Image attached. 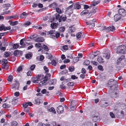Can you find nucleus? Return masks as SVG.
<instances>
[{"label": "nucleus", "instance_id": "nucleus-36", "mask_svg": "<svg viewBox=\"0 0 126 126\" xmlns=\"http://www.w3.org/2000/svg\"><path fill=\"white\" fill-rule=\"evenodd\" d=\"M26 58L28 59H30L32 57V54L31 53H28L25 56Z\"/></svg>", "mask_w": 126, "mask_h": 126}, {"label": "nucleus", "instance_id": "nucleus-56", "mask_svg": "<svg viewBox=\"0 0 126 126\" xmlns=\"http://www.w3.org/2000/svg\"><path fill=\"white\" fill-rule=\"evenodd\" d=\"M67 85L68 86L70 87L73 85V83L72 82H69L67 83Z\"/></svg>", "mask_w": 126, "mask_h": 126}, {"label": "nucleus", "instance_id": "nucleus-29", "mask_svg": "<svg viewBox=\"0 0 126 126\" xmlns=\"http://www.w3.org/2000/svg\"><path fill=\"white\" fill-rule=\"evenodd\" d=\"M25 40L24 39H21L20 41V44L21 45H23L22 46L20 47L23 48L25 47L26 45L24 44L23 45L24 40Z\"/></svg>", "mask_w": 126, "mask_h": 126}, {"label": "nucleus", "instance_id": "nucleus-15", "mask_svg": "<svg viewBox=\"0 0 126 126\" xmlns=\"http://www.w3.org/2000/svg\"><path fill=\"white\" fill-rule=\"evenodd\" d=\"M100 2V1L99 0H94L91 2V7H93V6H95L96 5L99 3Z\"/></svg>", "mask_w": 126, "mask_h": 126}, {"label": "nucleus", "instance_id": "nucleus-33", "mask_svg": "<svg viewBox=\"0 0 126 126\" xmlns=\"http://www.w3.org/2000/svg\"><path fill=\"white\" fill-rule=\"evenodd\" d=\"M65 28L64 27H62L60 28L59 29V31L61 32H63L65 30Z\"/></svg>", "mask_w": 126, "mask_h": 126}, {"label": "nucleus", "instance_id": "nucleus-28", "mask_svg": "<svg viewBox=\"0 0 126 126\" xmlns=\"http://www.w3.org/2000/svg\"><path fill=\"white\" fill-rule=\"evenodd\" d=\"M28 15V13L27 14L26 12H23L20 15V17L23 18H24Z\"/></svg>", "mask_w": 126, "mask_h": 126}, {"label": "nucleus", "instance_id": "nucleus-19", "mask_svg": "<svg viewBox=\"0 0 126 126\" xmlns=\"http://www.w3.org/2000/svg\"><path fill=\"white\" fill-rule=\"evenodd\" d=\"M45 39L42 37H39L36 38L35 39V41L36 42H42L44 41Z\"/></svg>", "mask_w": 126, "mask_h": 126}, {"label": "nucleus", "instance_id": "nucleus-55", "mask_svg": "<svg viewBox=\"0 0 126 126\" xmlns=\"http://www.w3.org/2000/svg\"><path fill=\"white\" fill-rule=\"evenodd\" d=\"M70 60L68 59H66L63 61V62L64 63H69L70 62Z\"/></svg>", "mask_w": 126, "mask_h": 126}, {"label": "nucleus", "instance_id": "nucleus-3", "mask_svg": "<svg viewBox=\"0 0 126 126\" xmlns=\"http://www.w3.org/2000/svg\"><path fill=\"white\" fill-rule=\"evenodd\" d=\"M110 92H111L110 96L112 98H116L118 95L119 91L117 90V89L115 90L113 89L111 92L110 91Z\"/></svg>", "mask_w": 126, "mask_h": 126}, {"label": "nucleus", "instance_id": "nucleus-25", "mask_svg": "<svg viewBox=\"0 0 126 126\" xmlns=\"http://www.w3.org/2000/svg\"><path fill=\"white\" fill-rule=\"evenodd\" d=\"M8 66L7 64L3 63L2 64V68L4 70H7L8 68Z\"/></svg>", "mask_w": 126, "mask_h": 126}, {"label": "nucleus", "instance_id": "nucleus-7", "mask_svg": "<svg viewBox=\"0 0 126 126\" xmlns=\"http://www.w3.org/2000/svg\"><path fill=\"white\" fill-rule=\"evenodd\" d=\"M43 44H41L39 43H36L35 45V46L36 48H37L38 49H39L38 50V51H39L41 50L43 48Z\"/></svg>", "mask_w": 126, "mask_h": 126}, {"label": "nucleus", "instance_id": "nucleus-17", "mask_svg": "<svg viewBox=\"0 0 126 126\" xmlns=\"http://www.w3.org/2000/svg\"><path fill=\"white\" fill-rule=\"evenodd\" d=\"M107 30L109 32L112 31H114L115 30V27L112 26H110L109 27H108L107 28Z\"/></svg>", "mask_w": 126, "mask_h": 126}, {"label": "nucleus", "instance_id": "nucleus-58", "mask_svg": "<svg viewBox=\"0 0 126 126\" xmlns=\"http://www.w3.org/2000/svg\"><path fill=\"white\" fill-rule=\"evenodd\" d=\"M15 17L14 16H8L6 17V19H11V18H12Z\"/></svg>", "mask_w": 126, "mask_h": 126}, {"label": "nucleus", "instance_id": "nucleus-1", "mask_svg": "<svg viewBox=\"0 0 126 126\" xmlns=\"http://www.w3.org/2000/svg\"><path fill=\"white\" fill-rule=\"evenodd\" d=\"M116 82V80L112 79H110L108 81V86L111 89L110 90V92L113 89L117 90V85Z\"/></svg>", "mask_w": 126, "mask_h": 126}, {"label": "nucleus", "instance_id": "nucleus-41", "mask_svg": "<svg viewBox=\"0 0 126 126\" xmlns=\"http://www.w3.org/2000/svg\"><path fill=\"white\" fill-rule=\"evenodd\" d=\"M95 20L94 19H93L92 20H91L89 22H86V24L87 25L90 24V25L91 24L93 23H94L95 22Z\"/></svg>", "mask_w": 126, "mask_h": 126}, {"label": "nucleus", "instance_id": "nucleus-10", "mask_svg": "<svg viewBox=\"0 0 126 126\" xmlns=\"http://www.w3.org/2000/svg\"><path fill=\"white\" fill-rule=\"evenodd\" d=\"M19 83L17 81H16L15 84H13L12 85V89L15 88V89L18 90L19 88Z\"/></svg>", "mask_w": 126, "mask_h": 126}, {"label": "nucleus", "instance_id": "nucleus-14", "mask_svg": "<svg viewBox=\"0 0 126 126\" xmlns=\"http://www.w3.org/2000/svg\"><path fill=\"white\" fill-rule=\"evenodd\" d=\"M121 18V16L119 14H116L114 16V19L115 21L116 22L119 20Z\"/></svg>", "mask_w": 126, "mask_h": 126}, {"label": "nucleus", "instance_id": "nucleus-24", "mask_svg": "<svg viewBox=\"0 0 126 126\" xmlns=\"http://www.w3.org/2000/svg\"><path fill=\"white\" fill-rule=\"evenodd\" d=\"M92 10L90 11V12L89 13V14H93L96 12V11L95 10L97 8L96 7H92Z\"/></svg>", "mask_w": 126, "mask_h": 126}, {"label": "nucleus", "instance_id": "nucleus-57", "mask_svg": "<svg viewBox=\"0 0 126 126\" xmlns=\"http://www.w3.org/2000/svg\"><path fill=\"white\" fill-rule=\"evenodd\" d=\"M44 68L46 73H47L48 72V69L47 67L45 66H44Z\"/></svg>", "mask_w": 126, "mask_h": 126}, {"label": "nucleus", "instance_id": "nucleus-40", "mask_svg": "<svg viewBox=\"0 0 126 126\" xmlns=\"http://www.w3.org/2000/svg\"><path fill=\"white\" fill-rule=\"evenodd\" d=\"M43 48L45 50L47 51H48L49 50V49L47 46L45 45H44L43 44Z\"/></svg>", "mask_w": 126, "mask_h": 126}, {"label": "nucleus", "instance_id": "nucleus-5", "mask_svg": "<svg viewBox=\"0 0 126 126\" xmlns=\"http://www.w3.org/2000/svg\"><path fill=\"white\" fill-rule=\"evenodd\" d=\"M76 104V102L75 101H73L71 102V105H70V107L72 110H75L76 108H75Z\"/></svg>", "mask_w": 126, "mask_h": 126}, {"label": "nucleus", "instance_id": "nucleus-2", "mask_svg": "<svg viewBox=\"0 0 126 126\" xmlns=\"http://www.w3.org/2000/svg\"><path fill=\"white\" fill-rule=\"evenodd\" d=\"M126 52V47L124 45L118 46L117 48L116 52L120 54L125 53Z\"/></svg>", "mask_w": 126, "mask_h": 126}, {"label": "nucleus", "instance_id": "nucleus-46", "mask_svg": "<svg viewBox=\"0 0 126 126\" xmlns=\"http://www.w3.org/2000/svg\"><path fill=\"white\" fill-rule=\"evenodd\" d=\"M68 69L70 72H72L74 70L75 68L73 66H70L69 68Z\"/></svg>", "mask_w": 126, "mask_h": 126}, {"label": "nucleus", "instance_id": "nucleus-44", "mask_svg": "<svg viewBox=\"0 0 126 126\" xmlns=\"http://www.w3.org/2000/svg\"><path fill=\"white\" fill-rule=\"evenodd\" d=\"M20 51H19L18 50H16L13 53V55L15 56H17L18 55V54L19 53V52H20Z\"/></svg>", "mask_w": 126, "mask_h": 126}, {"label": "nucleus", "instance_id": "nucleus-31", "mask_svg": "<svg viewBox=\"0 0 126 126\" xmlns=\"http://www.w3.org/2000/svg\"><path fill=\"white\" fill-rule=\"evenodd\" d=\"M11 126H18L17 122L15 121H12Z\"/></svg>", "mask_w": 126, "mask_h": 126}, {"label": "nucleus", "instance_id": "nucleus-34", "mask_svg": "<svg viewBox=\"0 0 126 126\" xmlns=\"http://www.w3.org/2000/svg\"><path fill=\"white\" fill-rule=\"evenodd\" d=\"M88 10H84L81 13L80 15H84L85 14H87L88 13Z\"/></svg>", "mask_w": 126, "mask_h": 126}, {"label": "nucleus", "instance_id": "nucleus-45", "mask_svg": "<svg viewBox=\"0 0 126 126\" xmlns=\"http://www.w3.org/2000/svg\"><path fill=\"white\" fill-rule=\"evenodd\" d=\"M55 38H58L60 36V34L59 32H56V33H55Z\"/></svg>", "mask_w": 126, "mask_h": 126}, {"label": "nucleus", "instance_id": "nucleus-61", "mask_svg": "<svg viewBox=\"0 0 126 126\" xmlns=\"http://www.w3.org/2000/svg\"><path fill=\"white\" fill-rule=\"evenodd\" d=\"M22 66H20L17 68V71L18 72H20L22 70Z\"/></svg>", "mask_w": 126, "mask_h": 126}, {"label": "nucleus", "instance_id": "nucleus-49", "mask_svg": "<svg viewBox=\"0 0 126 126\" xmlns=\"http://www.w3.org/2000/svg\"><path fill=\"white\" fill-rule=\"evenodd\" d=\"M56 10L57 12L59 14H61L62 13L61 9L58 7L56 8Z\"/></svg>", "mask_w": 126, "mask_h": 126}, {"label": "nucleus", "instance_id": "nucleus-54", "mask_svg": "<svg viewBox=\"0 0 126 126\" xmlns=\"http://www.w3.org/2000/svg\"><path fill=\"white\" fill-rule=\"evenodd\" d=\"M107 28L106 26H102L100 28V30L101 31L103 30H107Z\"/></svg>", "mask_w": 126, "mask_h": 126}, {"label": "nucleus", "instance_id": "nucleus-52", "mask_svg": "<svg viewBox=\"0 0 126 126\" xmlns=\"http://www.w3.org/2000/svg\"><path fill=\"white\" fill-rule=\"evenodd\" d=\"M51 63L52 65L55 66L56 65L57 63L55 60H54L52 61Z\"/></svg>", "mask_w": 126, "mask_h": 126}, {"label": "nucleus", "instance_id": "nucleus-27", "mask_svg": "<svg viewBox=\"0 0 126 126\" xmlns=\"http://www.w3.org/2000/svg\"><path fill=\"white\" fill-rule=\"evenodd\" d=\"M71 28V29H69L68 32L69 33H71L75 32L76 30L75 28L74 27H71V26L69 27V28Z\"/></svg>", "mask_w": 126, "mask_h": 126}, {"label": "nucleus", "instance_id": "nucleus-26", "mask_svg": "<svg viewBox=\"0 0 126 126\" xmlns=\"http://www.w3.org/2000/svg\"><path fill=\"white\" fill-rule=\"evenodd\" d=\"M82 126H93V125L91 122H88L86 124H83Z\"/></svg>", "mask_w": 126, "mask_h": 126}, {"label": "nucleus", "instance_id": "nucleus-23", "mask_svg": "<svg viewBox=\"0 0 126 126\" xmlns=\"http://www.w3.org/2000/svg\"><path fill=\"white\" fill-rule=\"evenodd\" d=\"M58 24L56 23H53L51 24L50 26L52 29H55L57 28Z\"/></svg>", "mask_w": 126, "mask_h": 126}, {"label": "nucleus", "instance_id": "nucleus-39", "mask_svg": "<svg viewBox=\"0 0 126 126\" xmlns=\"http://www.w3.org/2000/svg\"><path fill=\"white\" fill-rule=\"evenodd\" d=\"M90 62L89 60H85L84 61V64L86 65H88L90 63Z\"/></svg>", "mask_w": 126, "mask_h": 126}, {"label": "nucleus", "instance_id": "nucleus-9", "mask_svg": "<svg viewBox=\"0 0 126 126\" xmlns=\"http://www.w3.org/2000/svg\"><path fill=\"white\" fill-rule=\"evenodd\" d=\"M125 58V56L124 55H121L120 57L117 59V64L118 65L121 62H122V61Z\"/></svg>", "mask_w": 126, "mask_h": 126}, {"label": "nucleus", "instance_id": "nucleus-42", "mask_svg": "<svg viewBox=\"0 0 126 126\" xmlns=\"http://www.w3.org/2000/svg\"><path fill=\"white\" fill-rule=\"evenodd\" d=\"M47 78H45V79H44L43 80L41 81V82L44 85H46V82L47 81Z\"/></svg>", "mask_w": 126, "mask_h": 126}, {"label": "nucleus", "instance_id": "nucleus-53", "mask_svg": "<svg viewBox=\"0 0 126 126\" xmlns=\"http://www.w3.org/2000/svg\"><path fill=\"white\" fill-rule=\"evenodd\" d=\"M31 23L30 22L27 21L26 23H25L24 25L26 27V26L30 25L31 24Z\"/></svg>", "mask_w": 126, "mask_h": 126}, {"label": "nucleus", "instance_id": "nucleus-30", "mask_svg": "<svg viewBox=\"0 0 126 126\" xmlns=\"http://www.w3.org/2000/svg\"><path fill=\"white\" fill-rule=\"evenodd\" d=\"M11 106L10 105L6 103H4L2 107L4 108H7L10 107Z\"/></svg>", "mask_w": 126, "mask_h": 126}, {"label": "nucleus", "instance_id": "nucleus-4", "mask_svg": "<svg viewBox=\"0 0 126 126\" xmlns=\"http://www.w3.org/2000/svg\"><path fill=\"white\" fill-rule=\"evenodd\" d=\"M42 78L41 75H38L36 77L33 79V82L34 83H37L38 82V81L41 80Z\"/></svg>", "mask_w": 126, "mask_h": 126}, {"label": "nucleus", "instance_id": "nucleus-47", "mask_svg": "<svg viewBox=\"0 0 126 126\" xmlns=\"http://www.w3.org/2000/svg\"><path fill=\"white\" fill-rule=\"evenodd\" d=\"M19 47V45L17 44H14L13 45V48L14 49H17Z\"/></svg>", "mask_w": 126, "mask_h": 126}, {"label": "nucleus", "instance_id": "nucleus-60", "mask_svg": "<svg viewBox=\"0 0 126 126\" xmlns=\"http://www.w3.org/2000/svg\"><path fill=\"white\" fill-rule=\"evenodd\" d=\"M110 115L111 117L112 118H113L115 117L114 115L112 112H110Z\"/></svg>", "mask_w": 126, "mask_h": 126}, {"label": "nucleus", "instance_id": "nucleus-51", "mask_svg": "<svg viewBox=\"0 0 126 126\" xmlns=\"http://www.w3.org/2000/svg\"><path fill=\"white\" fill-rule=\"evenodd\" d=\"M68 72V71L67 70H65L62 71L61 72V73L62 74H64Z\"/></svg>", "mask_w": 126, "mask_h": 126}, {"label": "nucleus", "instance_id": "nucleus-11", "mask_svg": "<svg viewBox=\"0 0 126 126\" xmlns=\"http://www.w3.org/2000/svg\"><path fill=\"white\" fill-rule=\"evenodd\" d=\"M73 5V8L74 9H79L81 7L80 3L79 2H76L75 4H74Z\"/></svg>", "mask_w": 126, "mask_h": 126}, {"label": "nucleus", "instance_id": "nucleus-21", "mask_svg": "<svg viewBox=\"0 0 126 126\" xmlns=\"http://www.w3.org/2000/svg\"><path fill=\"white\" fill-rule=\"evenodd\" d=\"M97 60L99 62L101 63H103L104 62V60L100 56L98 57Z\"/></svg>", "mask_w": 126, "mask_h": 126}, {"label": "nucleus", "instance_id": "nucleus-59", "mask_svg": "<svg viewBox=\"0 0 126 126\" xmlns=\"http://www.w3.org/2000/svg\"><path fill=\"white\" fill-rule=\"evenodd\" d=\"M28 106V104L27 103H24L23 105V106L24 108H27Z\"/></svg>", "mask_w": 126, "mask_h": 126}, {"label": "nucleus", "instance_id": "nucleus-13", "mask_svg": "<svg viewBox=\"0 0 126 126\" xmlns=\"http://www.w3.org/2000/svg\"><path fill=\"white\" fill-rule=\"evenodd\" d=\"M92 119L95 122H99L100 120V117L98 115H94Z\"/></svg>", "mask_w": 126, "mask_h": 126}, {"label": "nucleus", "instance_id": "nucleus-8", "mask_svg": "<svg viewBox=\"0 0 126 126\" xmlns=\"http://www.w3.org/2000/svg\"><path fill=\"white\" fill-rule=\"evenodd\" d=\"M119 14L123 16H125L126 14L125 10L123 8L120 9L118 11Z\"/></svg>", "mask_w": 126, "mask_h": 126}, {"label": "nucleus", "instance_id": "nucleus-63", "mask_svg": "<svg viewBox=\"0 0 126 126\" xmlns=\"http://www.w3.org/2000/svg\"><path fill=\"white\" fill-rule=\"evenodd\" d=\"M44 57L43 56L41 55L40 56L39 60L40 61H42L44 59Z\"/></svg>", "mask_w": 126, "mask_h": 126}, {"label": "nucleus", "instance_id": "nucleus-12", "mask_svg": "<svg viewBox=\"0 0 126 126\" xmlns=\"http://www.w3.org/2000/svg\"><path fill=\"white\" fill-rule=\"evenodd\" d=\"M73 7V5L72 4L67 8L66 9V13H68L67 12H69L68 14L69 16L71 15V13L72 12L71 8Z\"/></svg>", "mask_w": 126, "mask_h": 126}, {"label": "nucleus", "instance_id": "nucleus-32", "mask_svg": "<svg viewBox=\"0 0 126 126\" xmlns=\"http://www.w3.org/2000/svg\"><path fill=\"white\" fill-rule=\"evenodd\" d=\"M49 112H52L54 114H55L56 113L55 110L53 107H51L50 109H49Z\"/></svg>", "mask_w": 126, "mask_h": 126}, {"label": "nucleus", "instance_id": "nucleus-37", "mask_svg": "<svg viewBox=\"0 0 126 126\" xmlns=\"http://www.w3.org/2000/svg\"><path fill=\"white\" fill-rule=\"evenodd\" d=\"M18 23V21H15L13 22H12L10 23V24L12 26H15Z\"/></svg>", "mask_w": 126, "mask_h": 126}, {"label": "nucleus", "instance_id": "nucleus-62", "mask_svg": "<svg viewBox=\"0 0 126 126\" xmlns=\"http://www.w3.org/2000/svg\"><path fill=\"white\" fill-rule=\"evenodd\" d=\"M86 71L85 69L83 68L81 70V73L83 74H85L86 73Z\"/></svg>", "mask_w": 126, "mask_h": 126}, {"label": "nucleus", "instance_id": "nucleus-50", "mask_svg": "<svg viewBox=\"0 0 126 126\" xmlns=\"http://www.w3.org/2000/svg\"><path fill=\"white\" fill-rule=\"evenodd\" d=\"M55 19L57 20H58L59 19L60 17V15L58 14H56L55 15Z\"/></svg>", "mask_w": 126, "mask_h": 126}, {"label": "nucleus", "instance_id": "nucleus-43", "mask_svg": "<svg viewBox=\"0 0 126 126\" xmlns=\"http://www.w3.org/2000/svg\"><path fill=\"white\" fill-rule=\"evenodd\" d=\"M97 68L98 70L101 71H103L104 70L103 67L101 65H98L97 66Z\"/></svg>", "mask_w": 126, "mask_h": 126}, {"label": "nucleus", "instance_id": "nucleus-20", "mask_svg": "<svg viewBox=\"0 0 126 126\" xmlns=\"http://www.w3.org/2000/svg\"><path fill=\"white\" fill-rule=\"evenodd\" d=\"M66 18V16H64L62 15L60 16V18L59 19V22H61V20L63 21H64Z\"/></svg>", "mask_w": 126, "mask_h": 126}, {"label": "nucleus", "instance_id": "nucleus-64", "mask_svg": "<svg viewBox=\"0 0 126 126\" xmlns=\"http://www.w3.org/2000/svg\"><path fill=\"white\" fill-rule=\"evenodd\" d=\"M38 126H46V125L42 123H39L38 124Z\"/></svg>", "mask_w": 126, "mask_h": 126}, {"label": "nucleus", "instance_id": "nucleus-35", "mask_svg": "<svg viewBox=\"0 0 126 126\" xmlns=\"http://www.w3.org/2000/svg\"><path fill=\"white\" fill-rule=\"evenodd\" d=\"M13 79V77L12 75L9 76L8 77L7 80L10 82H11Z\"/></svg>", "mask_w": 126, "mask_h": 126}, {"label": "nucleus", "instance_id": "nucleus-38", "mask_svg": "<svg viewBox=\"0 0 126 126\" xmlns=\"http://www.w3.org/2000/svg\"><path fill=\"white\" fill-rule=\"evenodd\" d=\"M35 104L39 105L40 103V100L39 98H37L35 99Z\"/></svg>", "mask_w": 126, "mask_h": 126}, {"label": "nucleus", "instance_id": "nucleus-22", "mask_svg": "<svg viewBox=\"0 0 126 126\" xmlns=\"http://www.w3.org/2000/svg\"><path fill=\"white\" fill-rule=\"evenodd\" d=\"M55 33L56 32L55 30H52L48 31L47 33L48 35H52L55 34Z\"/></svg>", "mask_w": 126, "mask_h": 126}, {"label": "nucleus", "instance_id": "nucleus-6", "mask_svg": "<svg viewBox=\"0 0 126 126\" xmlns=\"http://www.w3.org/2000/svg\"><path fill=\"white\" fill-rule=\"evenodd\" d=\"M63 107L61 105L59 106L57 108V112L58 113H61L63 112Z\"/></svg>", "mask_w": 126, "mask_h": 126}, {"label": "nucleus", "instance_id": "nucleus-18", "mask_svg": "<svg viewBox=\"0 0 126 126\" xmlns=\"http://www.w3.org/2000/svg\"><path fill=\"white\" fill-rule=\"evenodd\" d=\"M103 56L106 59H108L110 57V54L108 52L104 53L103 54Z\"/></svg>", "mask_w": 126, "mask_h": 126}, {"label": "nucleus", "instance_id": "nucleus-16", "mask_svg": "<svg viewBox=\"0 0 126 126\" xmlns=\"http://www.w3.org/2000/svg\"><path fill=\"white\" fill-rule=\"evenodd\" d=\"M56 80L55 79H50L49 82V85H54L56 83Z\"/></svg>", "mask_w": 126, "mask_h": 126}, {"label": "nucleus", "instance_id": "nucleus-48", "mask_svg": "<svg viewBox=\"0 0 126 126\" xmlns=\"http://www.w3.org/2000/svg\"><path fill=\"white\" fill-rule=\"evenodd\" d=\"M81 33L79 32L77 33L76 34V37L77 38H79L81 36Z\"/></svg>", "mask_w": 126, "mask_h": 126}]
</instances>
